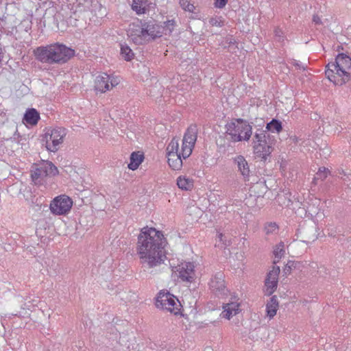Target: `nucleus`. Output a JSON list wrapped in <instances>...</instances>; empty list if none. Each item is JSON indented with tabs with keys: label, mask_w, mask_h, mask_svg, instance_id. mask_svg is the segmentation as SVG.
I'll list each match as a JSON object with an SVG mask.
<instances>
[{
	"label": "nucleus",
	"mask_w": 351,
	"mask_h": 351,
	"mask_svg": "<svg viewBox=\"0 0 351 351\" xmlns=\"http://www.w3.org/2000/svg\"><path fill=\"white\" fill-rule=\"evenodd\" d=\"M166 240L162 233L153 228H144L138 236L137 254L146 269H154L164 263Z\"/></svg>",
	"instance_id": "f257e3e1"
},
{
	"label": "nucleus",
	"mask_w": 351,
	"mask_h": 351,
	"mask_svg": "<svg viewBox=\"0 0 351 351\" xmlns=\"http://www.w3.org/2000/svg\"><path fill=\"white\" fill-rule=\"evenodd\" d=\"M196 125H190L186 131L183 139L182 148L179 149L178 140L173 138L167 147L168 163L173 170H180L182 167V158L185 159L192 153L197 137Z\"/></svg>",
	"instance_id": "f03ea898"
},
{
	"label": "nucleus",
	"mask_w": 351,
	"mask_h": 351,
	"mask_svg": "<svg viewBox=\"0 0 351 351\" xmlns=\"http://www.w3.org/2000/svg\"><path fill=\"white\" fill-rule=\"evenodd\" d=\"M36 59L44 64H64L75 55V51L64 45L54 43L34 50Z\"/></svg>",
	"instance_id": "7ed1b4c3"
},
{
	"label": "nucleus",
	"mask_w": 351,
	"mask_h": 351,
	"mask_svg": "<svg viewBox=\"0 0 351 351\" xmlns=\"http://www.w3.org/2000/svg\"><path fill=\"white\" fill-rule=\"evenodd\" d=\"M325 74L327 78L335 85L341 86L351 78V58L346 54L339 53L335 62L326 65Z\"/></svg>",
	"instance_id": "20e7f679"
},
{
	"label": "nucleus",
	"mask_w": 351,
	"mask_h": 351,
	"mask_svg": "<svg viewBox=\"0 0 351 351\" xmlns=\"http://www.w3.org/2000/svg\"><path fill=\"white\" fill-rule=\"evenodd\" d=\"M227 134L230 136L234 142L249 141L252 134V126L249 123L242 119H237L226 125Z\"/></svg>",
	"instance_id": "39448f33"
},
{
	"label": "nucleus",
	"mask_w": 351,
	"mask_h": 351,
	"mask_svg": "<svg viewBox=\"0 0 351 351\" xmlns=\"http://www.w3.org/2000/svg\"><path fill=\"white\" fill-rule=\"evenodd\" d=\"M156 306L174 315H178L181 310V304L178 299L169 291H160L156 298Z\"/></svg>",
	"instance_id": "423d86ee"
},
{
	"label": "nucleus",
	"mask_w": 351,
	"mask_h": 351,
	"mask_svg": "<svg viewBox=\"0 0 351 351\" xmlns=\"http://www.w3.org/2000/svg\"><path fill=\"white\" fill-rule=\"evenodd\" d=\"M266 132L263 130H260L259 132H256L254 136V152L258 158L266 160L273 151L272 146L267 143L266 141Z\"/></svg>",
	"instance_id": "0eeeda50"
},
{
	"label": "nucleus",
	"mask_w": 351,
	"mask_h": 351,
	"mask_svg": "<svg viewBox=\"0 0 351 351\" xmlns=\"http://www.w3.org/2000/svg\"><path fill=\"white\" fill-rule=\"evenodd\" d=\"M66 136L65 130L62 128H56L51 130L50 133L45 134L46 148L49 152H56L59 145L62 143Z\"/></svg>",
	"instance_id": "6e6552de"
},
{
	"label": "nucleus",
	"mask_w": 351,
	"mask_h": 351,
	"mask_svg": "<svg viewBox=\"0 0 351 351\" xmlns=\"http://www.w3.org/2000/svg\"><path fill=\"white\" fill-rule=\"evenodd\" d=\"M73 201L66 195H60L53 199L50 204L51 212L57 215H65L70 211Z\"/></svg>",
	"instance_id": "1a4fd4ad"
},
{
	"label": "nucleus",
	"mask_w": 351,
	"mask_h": 351,
	"mask_svg": "<svg viewBox=\"0 0 351 351\" xmlns=\"http://www.w3.org/2000/svg\"><path fill=\"white\" fill-rule=\"evenodd\" d=\"M119 83L117 77L110 76L106 73L99 75L95 80V89L101 93H105L116 86Z\"/></svg>",
	"instance_id": "9d476101"
},
{
	"label": "nucleus",
	"mask_w": 351,
	"mask_h": 351,
	"mask_svg": "<svg viewBox=\"0 0 351 351\" xmlns=\"http://www.w3.org/2000/svg\"><path fill=\"white\" fill-rule=\"evenodd\" d=\"M210 289L216 295H224L226 293V286L224 274L221 271L217 272L212 276L209 282Z\"/></svg>",
	"instance_id": "9b49d317"
},
{
	"label": "nucleus",
	"mask_w": 351,
	"mask_h": 351,
	"mask_svg": "<svg viewBox=\"0 0 351 351\" xmlns=\"http://www.w3.org/2000/svg\"><path fill=\"white\" fill-rule=\"evenodd\" d=\"M128 35L136 45H143L147 42L143 25L132 24L129 27Z\"/></svg>",
	"instance_id": "f8f14e48"
},
{
	"label": "nucleus",
	"mask_w": 351,
	"mask_h": 351,
	"mask_svg": "<svg viewBox=\"0 0 351 351\" xmlns=\"http://www.w3.org/2000/svg\"><path fill=\"white\" fill-rule=\"evenodd\" d=\"M233 162L237 165L238 171L243 176L245 181L249 180L250 175V166L247 161L243 156H237L233 158Z\"/></svg>",
	"instance_id": "ddd939ff"
},
{
	"label": "nucleus",
	"mask_w": 351,
	"mask_h": 351,
	"mask_svg": "<svg viewBox=\"0 0 351 351\" xmlns=\"http://www.w3.org/2000/svg\"><path fill=\"white\" fill-rule=\"evenodd\" d=\"M223 311L221 316L223 318L230 319L233 316L236 315L240 312V303L238 302H231L223 304Z\"/></svg>",
	"instance_id": "4468645a"
},
{
	"label": "nucleus",
	"mask_w": 351,
	"mask_h": 351,
	"mask_svg": "<svg viewBox=\"0 0 351 351\" xmlns=\"http://www.w3.org/2000/svg\"><path fill=\"white\" fill-rule=\"evenodd\" d=\"M194 265L191 263H184L180 266L179 277L183 281L190 282L193 278Z\"/></svg>",
	"instance_id": "2eb2a0df"
},
{
	"label": "nucleus",
	"mask_w": 351,
	"mask_h": 351,
	"mask_svg": "<svg viewBox=\"0 0 351 351\" xmlns=\"http://www.w3.org/2000/svg\"><path fill=\"white\" fill-rule=\"evenodd\" d=\"M143 27L147 36V42L157 37H160L162 35V32L160 30V28L156 24L152 23H145L143 25Z\"/></svg>",
	"instance_id": "dca6fc26"
},
{
	"label": "nucleus",
	"mask_w": 351,
	"mask_h": 351,
	"mask_svg": "<svg viewBox=\"0 0 351 351\" xmlns=\"http://www.w3.org/2000/svg\"><path fill=\"white\" fill-rule=\"evenodd\" d=\"M31 177L32 181L36 185H41L44 183L46 176L39 164H34L32 170Z\"/></svg>",
	"instance_id": "f3484780"
},
{
	"label": "nucleus",
	"mask_w": 351,
	"mask_h": 351,
	"mask_svg": "<svg viewBox=\"0 0 351 351\" xmlns=\"http://www.w3.org/2000/svg\"><path fill=\"white\" fill-rule=\"evenodd\" d=\"M38 164L43 169L46 177L54 176L58 174V168L51 161L42 160Z\"/></svg>",
	"instance_id": "a211bd4d"
},
{
	"label": "nucleus",
	"mask_w": 351,
	"mask_h": 351,
	"mask_svg": "<svg viewBox=\"0 0 351 351\" xmlns=\"http://www.w3.org/2000/svg\"><path fill=\"white\" fill-rule=\"evenodd\" d=\"M40 119V114L34 108L28 109L24 114L23 121L29 125H35Z\"/></svg>",
	"instance_id": "6ab92c4d"
},
{
	"label": "nucleus",
	"mask_w": 351,
	"mask_h": 351,
	"mask_svg": "<svg viewBox=\"0 0 351 351\" xmlns=\"http://www.w3.org/2000/svg\"><path fill=\"white\" fill-rule=\"evenodd\" d=\"M278 306L277 297L276 295H273L266 304L267 315L269 319L273 318L276 315Z\"/></svg>",
	"instance_id": "aec40b11"
},
{
	"label": "nucleus",
	"mask_w": 351,
	"mask_h": 351,
	"mask_svg": "<svg viewBox=\"0 0 351 351\" xmlns=\"http://www.w3.org/2000/svg\"><path fill=\"white\" fill-rule=\"evenodd\" d=\"M177 185L182 190L189 191L193 186V181L186 176H179L177 179Z\"/></svg>",
	"instance_id": "412c9836"
},
{
	"label": "nucleus",
	"mask_w": 351,
	"mask_h": 351,
	"mask_svg": "<svg viewBox=\"0 0 351 351\" xmlns=\"http://www.w3.org/2000/svg\"><path fill=\"white\" fill-rule=\"evenodd\" d=\"M273 254L274 256V263L276 264L285 254V243L280 241L274 248Z\"/></svg>",
	"instance_id": "4be33fe9"
},
{
	"label": "nucleus",
	"mask_w": 351,
	"mask_h": 351,
	"mask_svg": "<svg viewBox=\"0 0 351 351\" xmlns=\"http://www.w3.org/2000/svg\"><path fill=\"white\" fill-rule=\"evenodd\" d=\"M143 156L138 153L133 152L130 156V161L128 164V168L132 170L136 169L142 162Z\"/></svg>",
	"instance_id": "5701e85b"
},
{
	"label": "nucleus",
	"mask_w": 351,
	"mask_h": 351,
	"mask_svg": "<svg viewBox=\"0 0 351 351\" xmlns=\"http://www.w3.org/2000/svg\"><path fill=\"white\" fill-rule=\"evenodd\" d=\"M266 129L271 132L279 133L282 130V123L279 120L273 119L267 124Z\"/></svg>",
	"instance_id": "b1692460"
},
{
	"label": "nucleus",
	"mask_w": 351,
	"mask_h": 351,
	"mask_svg": "<svg viewBox=\"0 0 351 351\" xmlns=\"http://www.w3.org/2000/svg\"><path fill=\"white\" fill-rule=\"evenodd\" d=\"M147 2L145 0H133L132 8L136 14H140L145 12Z\"/></svg>",
	"instance_id": "393cba45"
},
{
	"label": "nucleus",
	"mask_w": 351,
	"mask_h": 351,
	"mask_svg": "<svg viewBox=\"0 0 351 351\" xmlns=\"http://www.w3.org/2000/svg\"><path fill=\"white\" fill-rule=\"evenodd\" d=\"M329 173L330 171L328 169L325 167H320L318 171L316 173L313 182L315 183V184H317L318 180H324L327 178Z\"/></svg>",
	"instance_id": "a878e982"
},
{
	"label": "nucleus",
	"mask_w": 351,
	"mask_h": 351,
	"mask_svg": "<svg viewBox=\"0 0 351 351\" xmlns=\"http://www.w3.org/2000/svg\"><path fill=\"white\" fill-rule=\"evenodd\" d=\"M121 55L126 61H130L134 56L132 50L128 45H123L121 46Z\"/></svg>",
	"instance_id": "bb28decb"
},
{
	"label": "nucleus",
	"mask_w": 351,
	"mask_h": 351,
	"mask_svg": "<svg viewBox=\"0 0 351 351\" xmlns=\"http://www.w3.org/2000/svg\"><path fill=\"white\" fill-rule=\"evenodd\" d=\"M280 271V267L274 266L272 269L268 273L266 280H270L272 282L276 281V282H278Z\"/></svg>",
	"instance_id": "cd10ccee"
},
{
	"label": "nucleus",
	"mask_w": 351,
	"mask_h": 351,
	"mask_svg": "<svg viewBox=\"0 0 351 351\" xmlns=\"http://www.w3.org/2000/svg\"><path fill=\"white\" fill-rule=\"evenodd\" d=\"M265 294L270 295H271L276 289L278 282L276 281H271L270 280H265Z\"/></svg>",
	"instance_id": "c85d7f7f"
},
{
	"label": "nucleus",
	"mask_w": 351,
	"mask_h": 351,
	"mask_svg": "<svg viewBox=\"0 0 351 351\" xmlns=\"http://www.w3.org/2000/svg\"><path fill=\"white\" fill-rule=\"evenodd\" d=\"M176 22L174 20H169L164 23L163 32L165 35H170L173 32Z\"/></svg>",
	"instance_id": "c756f323"
},
{
	"label": "nucleus",
	"mask_w": 351,
	"mask_h": 351,
	"mask_svg": "<svg viewBox=\"0 0 351 351\" xmlns=\"http://www.w3.org/2000/svg\"><path fill=\"white\" fill-rule=\"evenodd\" d=\"M278 229V226L275 222H268L264 227V231L267 235L275 233Z\"/></svg>",
	"instance_id": "7c9ffc66"
},
{
	"label": "nucleus",
	"mask_w": 351,
	"mask_h": 351,
	"mask_svg": "<svg viewBox=\"0 0 351 351\" xmlns=\"http://www.w3.org/2000/svg\"><path fill=\"white\" fill-rule=\"evenodd\" d=\"M179 3L185 11L192 13L195 12V7L193 4L191 3L189 0H179Z\"/></svg>",
	"instance_id": "2f4dec72"
},
{
	"label": "nucleus",
	"mask_w": 351,
	"mask_h": 351,
	"mask_svg": "<svg viewBox=\"0 0 351 351\" xmlns=\"http://www.w3.org/2000/svg\"><path fill=\"white\" fill-rule=\"evenodd\" d=\"M209 23L212 26L221 27L223 25V21L220 17L211 18Z\"/></svg>",
	"instance_id": "473e14b6"
},
{
	"label": "nucleus",
	"mask_w": 351,
	"mask_h": 351,
	"mask_svg": "<svg viewBox=\"0 0 351 351\" xmlns=\"http://www.w3.org/2000/svg\"><path fill=\"white\" fill-rule=\"evenodd\" d=\"M274 34H275V37H276V40L278 42L283 41V40H284L283 32L280 29L276 28L274 31Z\"/></svg>",
	"instance_id": "72a5a7b5"
},
{
	"label": "nucleus",
	"mask_w": 351,
	"mask_h": 351,
	"mask_svg": "<svg viewBox=\"0 0 351 351\" xmlns=\"http://www.w3.org/2000/svg\"><path fill=\"white\" fill-rule=\"evenodd\" d=\"M228 0H215V6L217 8H223L226 6Z\"/></svg>",
	"instance_id": "f704fd0d"
},
{
	"label": "nucleus",
	"mask_w": 351,
	"mask_h": 351,
	"mask_svg": "<svg viewBox=\"0 0 351 351\" xmlns=\"http://www.w3.org/2000/svg\"><path fill=\"white\" fill-rule=\"evenodd\" d=\"M292 63L298 69L305 70L306 68V65L302 64L299 61L295 60H294Z\"/></svg>",
	"instance_id": "c9c22d12"
},
{
	"label": "nucleus",
	"mask_w": 351,
	"mask_h": 351,
	"mask_svg": "<svg viewBox=\"0 0 351 351\" xmlns=\"http://www.w3.org/2000/svg\"><path fill=\"white\" fill-rule=\"evenodd\" d=\"M313 21L315 24H321V23H322L321 19H320V18H319L317 15H314V16H313Z\"/></svg>",
	"instance_id": "e433bc0d"
},
{
	"label": "nucleus",
	"mask_w": 351,
	"mask_h": 351,
	"mask_svg": "<svg viewBox=\"0 0 351 351\" xmlns=\"http://www.w3.org/2000/svg\"><path fill=\"white\" fill-rule=\"evenodd\" d=\"M218 237H219V240L220 242L222 243V244L223 245H226V243H224L223 241V237H224V235L221 233H220L219 235H218Z\"/></svg>",
	"instance_id": "4c0bfd02"
},
{
	"label": "nucleus",
	"mask_w": 351,
	"mask_h": 351,
	"mask_svg": "<svg viewBox=\"0 0 351 351\" xmlns=\"http://www.w3.org/2000/svg\"><path fill=\"white\" fill-rule=\"evenodd\" d=\"M291 138L293 139V141L295 142V143H298V138L296 136L291 137Z\"/></svg>",
	"instance_id": "58836bf2"
}]
</instances>
